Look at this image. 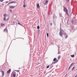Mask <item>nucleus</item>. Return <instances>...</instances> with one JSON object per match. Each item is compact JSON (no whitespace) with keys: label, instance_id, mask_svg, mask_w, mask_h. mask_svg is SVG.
<instances>
[{"label":"nucleus","instance_id":"f257e3e1","mask_svg":"<svg viewBox=\"0 0 77 77\" xmlns=\"http://www.w3.org/2000/svg\"><path fill=\"white\" fill-rule=\"evenodd\" d=\"M63 11L66 13V15H69L68 11L67 8L66 7H65L64 6H63Z\"/></svg>","mask_w":77,"mask_h":77},{"label":"nucleus","instance_id":"f03ea898","mask_svg":"<svg viewBox=\"0 0 77 77\" xmlns=\"http://www.w3.org/2000/svg\"><path fill=\"white\" fill-rule=\"evenodd\" d=\"M60 35L61 36H62L63 34V33L64 32V31L61 28H60Z\"/></svg>","mask_w":77,"mask_h":77},{"label":"nucleus","instance_id":"7ed1b4c3","mask_svg":"<svg viewBox=\"0 0 77 77\" xmlns=\"http://www.w3.org/2000/svg\"><path fill=\"white\" fill-rule=\"evenodd\" d=\"M53 61H54V63H56L58 62V60H57L56 58H55L53 60Z\"/></svg>","mask_w":77,"mask_h":77},{"label":"nucleus","instance_id":"20e7f679","mask_svg":"<svg viewBox=\"0 0 77 77\" xmlns=\"http://www.w3.org/2000/svg\"><path fill=\"white\" fill-rule=\"evenodd\" d=\"M16 2H9L8 4V5H10V4H11L12 3H16Z\"/></svg>","mask_w":77,"mask_h":77},{"label":"nucleus","instance_id":"39448f33","mask_svg":"<svg viewBox=\"0 0 77 77\" xmlns=\"http://www.w3.org/2000/svg\"><path fill=\"white\" fill-rule=\"evenodd\" d=\"M11 71V69H9L7 71V73L9 74L10 73V72Z\"/></svg>","mask_w":77,"mask_h":77},{"label":"nucleus","instance_id":"423d86ee","mask_svg":"<svg viewBox=\"0 0 77 77\" xmlns=\"http://www.w3.org/2000/svg\"><path fill=\"white\" fill-rule=\"evenodd\" d=\"M15 8V6H10L9 7V8H11V9H13Z\"/></svg>","mask_w":77,"mask_h":77},{"label":"nucleus","instance_id":"0eeeda50","mask_svg":"<svg viewBox=\"0 0 77 77\" xmlns=\"http://www.w3.org/2000/svg\"><path fill=\"white\" fill-rule=\"evenodd\" d=\"M48 1L47 0H46L45 2L44 3V4L45 5H47V3H48Z\"/></svg>","mask_w":77,"mask_h":77},{"label":"nucleus","instance_id":"6e6552de","mask_svg":"<svg viewBox=\"0 0 77 77\" xmlns=\"http://www.w3.org/2000/svg\"><path fill=\"white\" fill-rule=\"evenodd\" d=\"M2 74L3 76L5 75V72L3 71H2Z\"/></svg>","mask_w":77,"mask_h":77},{"label":"nucleus","instance_id":"1a4fd4ad","mask_svg":"<svg viewBox=\"0 0 77 77\" xmlns=\"http://www.w3.org/2000/svg\"><path fill=\"white\" fill-rule=\"evenodd\" d=\"M4 31L6 32H8V29H6V28L4 29Z\"/></svg>","mask_w":77,"mask_h":77},{"label":"nucleus","instance_id":"9d476101","mask_svg":"<svg viewBox=\"0 0 77 77\" xmlns=\"http://www.w3.org/2000/svg\"><path fill=\"white\" fill-rule=\"evenodd\" d=\"M37 8H40V6H39V4H37Z\"/></svg>","mask_w":77,"mask_h":77},{"label":"nucleus","instance_id":"9b49d317","mask_svg":"<svg viewBox=\"0 0 77 77\" xmlns=\"http://www.w3.org/2000/svg\"><path fill=\"white\" fill-rule=\"evenodd\" d=\"M75 64V63H72L70 65V66H72V65Z\"/></svg>","mask_w":77,"mask_h":77},{"label":"nucleus","instance_id":"f8f14e48","mask_svg":"<svg viewBox=\"0 0 77 77\" xmlns=\"http://www.w3.org/2000/svg\"><path fill=\"white\" fill-rule=\"evenodd\" d=\"M13 76L14 77H16V74L14 73L13 74Z\"/></svg>","mask_w":77,"mask_h":77},{"label":"nucleus","instance_id":"ddd939ff","mask_svg":"<svg viewBox=\"0 0 77 77\" xmlns=\"http://www.w3.org/2000/svg\"><path fill=\"white\" fill-rule=\"evenodd\" d=\"M17 24L18 25H20L21 26H23V25L22 24H21L19 22H18V23Z\"/></svg>","mask_w":77,"mask_h":77},{"label":"nucleus","instance_id":"4468645a","mask_svg":"<svg viewBox=\"0 0 77 77\" xmlns=\"http://www.w3.org/2000/svg\"><path fill=\"white\" fill-rule=\"evenodd\" d=\"M1 26H5V24L4 23H2L1 24Z\"/></svg>","mask_w":77,"mask_h":77},{"label":"nucleus","instance_id":"2eb2a0df","mask_svg":"<svg viewBox=\"0 0 77 77\" xmlns=\"http://www.w3.org/2000/svg\"><path fill=\"white\" fill-rule=\"evenodd\" d=\"M75 68V66H74V67H73V68H72V71H73L74 70Z\"/></svg>","mask_w":77,"mask_h":77},{"label":"nucleus","instance_id":"dca6fc26","mask_svg":"<svg viewBox=\"0 0 77 77\" xmlns=\"http://www.w3.org/2000/svg\"><path fill=\"white\" fill-rule=\"evenodd\" d=\"M65 36L66 37L65 38L66 39L68 38V36L67 35H65Z\"/></svg>","mask_w":77,"mask_h":77},{"label":"nucleus","instance_id":"f3484780","mask_svg":"<svg viewBox=\"0 0 77 77\" xmlns=\"http://www.w3.org/2000/svg\"><path fill=\"white\" fill-rule=\"evenodd\" d=\"M71 56L72 57H74V54H73L72 55H71Z\"/></svg>","mask_w":77,"mask_h":77},{"label":"nucleus","instance_id":"a211bd4d","mask_svg":"<svg viewBox=\"0 0 77 77\" xmlns=\"http://www.w3.org/2000/svg\"><path fill=\"white\" fill-rule=\"evenodd\" d=\"M60 56L59 55V56H58V59H60Z\"/></svg>","mask_w":77,"mask_h":77},{"label":"nucleus","instance_id":"6ab92c4d","mask_svg":"<svg viewBox=\"0 0 77 77\" xmlns=\"http://www.w3.org/2000/svg\"><path fill=\"white\" fill-rule=\"evenodd\" d=\"M74 23V21L73 20H72V24H73Z\"/></svg>","mask_w":77,"mask_h":77},{"label":"nucleus","instance_id":"aec40b11","mask_svg":"<svg viewBox=\"0 0 77 77\" xmlns=\"http://www.w3.org/2000/svg\"><path fill=\"white\" fill-rule=\"evenodd\" d=\"M47 37H49V34H48V33H47Z\"/></svg>","mask_w":77,"mask_h":77},{"label":"nucleus","instance_id":"412c9836","mask_svg":"<svg viewBox=\"0 0 77 77\" xmlns=\"http://www.w3.org/2000/svg\"><path fill=\"white\" fill-rule=\"evenodd\" d=\"M71 66L70 65V66H69V69H68L69 70H70Z\"/></svg>","mask_w":77,"mask_h":77},{"label":"nucleus","instance_id":"4be33fe9","mask_svg":"<svg viewBox=\"0 0 77 77\" xmlns=\"http://www.w3.org/2000/svg\"><path fill=\"white\" fill-rule=\"evenodd\" d=\"M6 20V17H4V20L5 21Z\"/></svg>","mask_w":77,"mask_h":77},{"label":"nucleus","instance_id":"5701e85b","mask_svg":"<svg viewBox=\"0 0 77 77\" xmlns=\"http://www.w3.org/2000/svg\"><path fill=\"white\" fill-rule=\"evenodd\" d=\"M49 66L48 65L47 66V69H48V68H49Z\"/></svg>","mask_w":77,"mask_h":77},{"label":"nucleus","instance_id":"b1692460","mask_svg":"<svg viewBox=\"0 0 77 77\" xmlns=\"http://www.w3.org/2000/svg\"><path fill=\"white\" fill-rule=\"evenodd\" d=\"M6 14H4V17H6Z\"/></svg>","mask_w":77,"mask_h":77},{"label":"nucleus","instance_id":"393cba45","mask_svg":"<svg viewBox=\"0 0 77 77\" xmlns=\"http://www.w3.org/2000/svg\"><path fill=\"white\" fill-rule=\"evenodd\" d=\"M10 11L11 12V13H12V10L11 9L10 10Z\"/></svg>","mask_w":77,"mask_h":77},{"label":"nucleus","instance_id":"a878e982","mask_svg":"<svg viewBox=\"0 0 77 77\" xmlns=\"http://www.w3.org/2000/svg\"><path fill=\"white\" fill-rule=\"evenodd\" d=\"M39 28H40V27H39V26H37V29H39Z\"/></svg>","mask_w":77,"mask_h":77},{"label":"nucleus","instance_id":"bb28decb","mask_svg":"<svg viewBox=\"0 0 77 77\" xmlns=\"http://www.w3.org/2000/svg\"><path fill=\"white\" fill-rule=\"evenodd\" d=\"M23 8H25V4H24L23 5Z\"/></svg>","mask_w":77,"mask_h":77},{"label":"nucleus","instance_id":"cd10ccee","mask_svg":"<svg viewBox=\"0 0 77 77\" xmlns=\"http://www.w3.org/2000/svg\"><path fill=\"white\" fill-rule=\"evenodd\" d=\"M3 1H4V0H0V1L1 2H3Z\"/></svg>","mask_w":77,"mask_h":77},{"label":"nucleus","instance_id":"c85d7f7f","mask_svg":"<svg viewBox=\"0 0 77 77\" xmlns=\"http://www.w3.org/2000/svg\"><path fill=\"white\" fill-rule=\"evenodd\" d=\"M66 1L67 2H69V0H66Z\"/></svg>","mask_w":77,"mask_h":77},{"label":"nucleus","instance_id":"c756f323","mask_svg":"<svg viewBox=\"0 0 77 77\" xmlns=\"http://www.w3.org/2000/svg\"><path fill=\"white\" fill-rule=\"evenodd\" d=\"M20 71V70H17V72H19Z\"/></svg>","mask_w":77,"mask_h":77},{"label":"nucleus","instance_id":"7c9ffc66","mask_svg":"<svg viewBox=\"0 0 77 77\" xmlns=\"http://www.w3.org/2000/svg\"><path fill=\"white\" fill-rule=\"evenodd\" d=\"M75 77H77V75H76L75 76Z\"/></svg>","mask_w":77,"mask_h":77},{"label":"nucleus","instance_id":"2f4dec72","mask_svg":"<svg viewBox=\"0 0 77 77\" xmlns=\"http://www.w3.org/2000/svg\"><path fill=\"white\" fill-rule=\"evenodd\" d=\"M64 34H65V35H66V33H64Z\"/></svg>","mask_w":77,"mask_h":77},{"label":"nucleus","instance_id":"473e14b6","mask_svg":"<svg viewBox=\"0 0 77 77\" xmlns=\"http://www.w3.org/2000/svg\"><path fill=\"white\" fill-rule=\"evenodd\" d=\"M19 75H20V72H19Z\"/></svg>","mask_w":77,"mask_h":77},{"label":"nucleus","instance_id":"72a5a7b5","mask_svg":"<svg viewBox=\"0 0 77 77\" xmlns=\"http://www.w3.org/2000/svg\"><path fill=\"white\" fill-rule=\"evenodd\" d=\"M52 23H51V26H52Z\"/></svg>","mask_w":77,"mask_h":77},{"label":"nucleus","instance_id":"f704fd0d","mask_svg":"<svg viewBox=\"0 0 77 77\" xmlns=\"http://www.w3.org/2000/svg\"><path fill=\"white\" fill-rule=\"evenodd\" d=\"M8 2H6V3H8Z\"/></svg>","mask_w":77,"mask_h":77},{"label":"nucleus","instance_id":"c9c22d12","mask_svg":"<svg viewBox=\"0 0 77 77\" xmlns=\"http://www.w3.org/2000/svg\"><path fill=\"white\" fill-rule=\"evenodd\" d=\"M26 7H27V5H26Z\"/></svg>","mask_w":77,"mask_h":77},{"label":"nucleus","instance_id":"e433bc0d","mask_svg":"<svg viewBox=\"0 0 77 77\" xmlns=\"http://www.w3.org/2000/svg\"><path fill=\"white\" fill-rule=\"evenodd\" d=\"M23 73L24 72V71H23Z\"/></svg>","mask_w":77,"mask_h":77},{"label":"nucleus","instance_id":"4c0bfd02","mask_svg":"<svg viewBox=\"0 0 77 77\" xmlns=\"http://www.w3.org/2000/svg\"><path fill=\"white\" fill-rule=\"evenodd\" d=\"M48 77H49V76H48Z\"/></svg>","mask_w":77,"mask_h":77},{"label":"nucleus","instance_id":"58836bf2","mask_svg":"<svg viewBox=\"0 0 77 77\" xmlns=\"http://www.w3.org/2000/svg\"><path fill=\"white\" fill-rule=\"evenodd\" d=\"M66 75L65 76H66Z\"/></svg>","mask_w":77,"mask_h":77},{"label":"nucleus","instance_id":"ea45409f","mask_svg":"<svg viewBox=\"0 0 77 77\" xmlns=\"http://www.w3.org/2000/svg\"><path fill=\"white\" fill-rule=\"evenodd\" d=\"M66 75L65 76H66Z\"/></svg>","mask_w":77,"mask_h":77},{"label":"nucleus","instance_id":"a19ab883","mask_svg":"<svg viewBox=\"0 0 77 77\" xmlns=\"http://www.w3.org/2000/svg\"><path fill=\"white\" fill-rule=\"evenodd\" d=\"M25 0H25V1H25Z\"/></svg>","mask_w":77,"mask_h":77},{"label":"nucleus","instance_id":"79ce46f5","mask_svg":"<svg viewBox=\"0 0 77 77\" xmlns=\"http://www.w3.org/2000/svg\"><path fill=\"white\" fill-rule=\"evenodd\" d=\"M69 77H71L70 76Z\"/></svg>","mask_w":77,"mask_h":77}]
</instances>
